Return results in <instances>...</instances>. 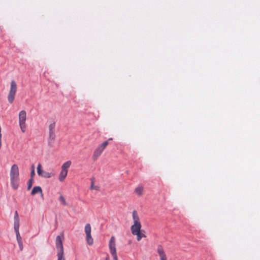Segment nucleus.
Masks as SVG:
<instances>
[{
	"mask_svg": "<svg viewBox=\"0 0 260 260\" xmlns=\"http://www.w3.org/2000/svg\"><path fill=\"white\" fill-rule=\"evenodd\" d=\"M19 169L17 165H13L10 170V181L12 188L16 190L19 185Z\"/></svg>",
	"mask_w": 260,
	"mask_h": 260,
	"instance_id": "nucleus-1",
	"label": "nucleus"
},
{
	"mask_svg": "<svg viewBox=\"0 0 260 260\" xmlns=\"http://www.w3.org/2000/svg\"><path fill=\"white\" fill-rule=\"evenodd\" d=\"M17 90V85L14 80H12L10 83V87L8 94V100L11 104L13 103Z\"/></svg>",
	"mask_w": 260,
	"mask_h": 260,
	"instance_id": "nucleus-2",
	"label": "nucleus"
},
{
	"mask_svg": "<svg viewBox=\"0 0 260 260\" xmlns=\"http://www.w3.org/2000/svg\"><path fill=\"white\" fill-rule=\"evenodd\" d=\"M71 164V161L68 160L64 162L61 166V170L58 177V180L60 182H63L66 179L68 175V169L70 168Z\"/></svg>",
	"mask_w": 260,
	"mask_h": 260,
	"instance_id": "nucleus-3",
	"label": "nucleus"
},
{
	"mask_svg": "<svg viewBox=\"0 0 260 260\" xmlns=\"http://www.w3.org/2000/svg\"><path fill=\"white\" fill-rule=\"evenodd\" d=\"M109 248L114 260H118L116 247V239L114 236H112L109 240Z\"/></svg>",
	"mask_w": 260,
	"mask_h": 260,
	"instance_id": "nucleus-4",
	"label": "nucleus"
},
{
	"mask_svg": "<svg viewBox=\"0 0 260 260\" xmlns=\"http://www.w3.org/2000/svg\"><path fill=\"white\" fill-rule=\"evenodd\" d=\"M109 144L108 141H106L102 143L101 145L98 146V147L95 149L92 158L94 160H96L102 154V152L104 151V149Z\"/></svg>",
	"mask_w": 260,
	"mask_h": 260,
	"instance_id": "nucleus-5",
	"label": "nucleus"
},
{
	"mask_svg": "<svg viewBox=\"0 0 260 260\" xmlns=\"http://www.w3.org/2000/svg\"><path fill=\"white\" fill-rule=\"evenodd\" d=\"M141 225H132L131 228V232L133 235L137 236V239L138 241H140L143 237L146 236L141 233Z\"/></svg>",
	"mask_w": 260,
	"mask_h": 260,
	"instance_id": "nucleus-6",
	"label": "nucleus"
},
{
	"mask_svg": "<svg viewBox=\"0 0 260 260\" xmlns=\"http://www.w3.org/2000/svg\"><path fill=\"white\" fill-rule=\"evenodd\" d=\"M26 119V113L24 110H21L19 113V123L21 131L23 133L25 132Z\"/></svg>",
	"mask_w": 260,
	"mask_h": 260,
	"instance_id": "nucleus-7",
	"label": "nucleus"
},
{
	"mask_svg": "<svg viewBox=\"0 0 260 260\" xmlns=\"http://www.w3.org/2000/svg\"><path fill=\"white\" fill-rule=\"evenodd\" d=\"M84 232L86 234V240L89 245H92L93 243V239L91 235V228L89 223L85 225Z\"/></svg>",
	"mask_w": 260,
	"mask_h": 260,
	"instance_id": "nucleus-8",
	"label": "nucleus"
},
{
	"mask_svg": "<svg viewBox=\"0 0 260 260\" xmlns=\"http://www.w3.org/2000/svg\"><path fill=\"white\" fill-rule=\"evenodd\" d=\"M63 238V234H61V235L57 236L55 240L56 247L57 249V252H64L62 239Z\"/></svg>",
	"mask_w": 260,
	"mask_h": 260,
	"instance_id": "nucleus-9",
	"label": "nucleus"
},
{
	"mask_svg": "<svg viewBox=\"0 0 260 260\" xmlns=\"http://www.w3.org/2000/svg\"><path fill=\"white\" fill-rule=\"evenodd\" d=\"M38 174L44 178H50L51 177V174L42 170V166L39 164L37 166Z\"/></svg>",
	"mask_w": 260,
	"mask_h": 260,
	"instance_id": "nucleus-10",
	"label": "nucleus"
},
{
	"mask_svg": "<svg viewBox=\"0 0 260 260\" xmlns=\"http://www.w3.org/2000/svg\"><path fill=\"white\" fill-rule=\"evenodd\" d=\"M132 217L133 220V225H141L139 216L136 210H134L132 213Z\"/></svg>",
	"mask_w": 260,
	"mask_h": 260,
	"instance_id": "nucleus-11",
	"label": "nucleus"
},
{
	"mask_svg": "<svg viewBox=\"0 0 260 260\" xmlns=\"http://www.w3.org/2000/svg\"><path fill=\"white\" fill-rule=\"evenodd\" d=\"M55 123H53L49 125V137L50 139L52 140H54L55 137Z\"/></svg>",
	"mask_w": 260,
	"mask_h": 260,
	"instance_id": "nucleus-12",
	"label": "nucleus"
},
{
	"mask_svg": "<svg viewBox=\"0 0 260 260\" xmlns=\"http://www.w3.org/2000/svg\"><path fill=\"white\" fill-rule=\"evenodd\" d=\"M157 251L160 260H167V256L161 246L159 245L158 246Z\"/></svg>",
	"mask_w": 260,
	"mask_h": 260,
	"instance_id": "nucleus-13",
	"label": "nucleus"
},
{
	"mask_svg": "<svg viewBox=\"0 0 260 260\" xmlns=\"http://www.w3.org/2000/svg\"><path fill=\"white\" fill-rule=\"evenodd\" d=\"M37 193H41V197H43V191L40 186H35L31 192V194L34 196Z\"/></svg>",
	"mask_w": 260,
	"mask_h": 260,
	"instance_id": "nucleus-14",
	"label": "nucleus"
},
{
	"mask_svg": "<svg viewBox=\"0 0 260 260\" xmlns=\"http://www.w3.org/2000/svg\"><path fill=\"white\" fill-rule=\"evenodd\" d=\"M14 226H18L20 225L19 218L18 213L17 211H15V212L14 216Z\"/></svg>",
	"mask_w": 260,
	"mask_h": 260,
	"instance_id": "nucleus-15",
	"label": "nucleus"
},
{
	"mask_svg": "<svg viewBox=\"0 0 260 260\" xmlns=\"http://www.w3.org/2000/svg\"><path fill=\"white\" fill-rule=\"evenodd\" d=\"M14 229L15 232L16 234V238H17V242H21L22 239H21V237L20 236L19 231V226H14Z\"/></svg>",
	"mask_w": 260,
	"mask_h": 260,
	"instance_id": "nucleus-16",
	"label": "nucleus"
},
{
	"mask_svg": "<svg viewBox=\"0 0 260 260\" xmlns=\"http://www.w3.org/2000/svg\"><path fill=\"white\" fill-rule=\"evenodd\" d=\"M143 187L142 186H139L136 188L135 190V192L139 196H141L143 194Z\"/></svg>",
	"mask_w": 260,
	"mask_h": 260,
	"instance_id": "nucleus-17",
	"label": "nucleus"
},
{
	"mask_svg": "<svg viewBox=\"0 0 260 260\" xmlns=\"http://www.w3.org/2000/svg\"><path fill=\"white\" fill-rule=\"evenodd\" d=\"M59 201L62 205L66 206L67 205L65 198L61 194L59 196Z\"/></svg>",
	"mask_w": 260,
	"mask_h": 260,
	"instance_id": "nucleus-18",
	"label": "nucleus"
},
{
	"mask_svg": "<svg viewBox=\"0 0 260 260\" xmlns=\"http://www.w3.org/2000/svg\"><path fill=\"white\" fill-rule=\"evenodd\" d=\"M64 252H57V260H63L64 257L63 256Z\"/></svg>",
	"mask_w": 260,
	"mask_h": 260,
	"instance_id": "nucleus-19",
	"label": "nucleus"
},
{
	"mask_svg": "<svg viewBox=\"0 0 260 260\" xmlns=\"http://www.w3.org/2000/svg\"><path fill=\"white\" fill-rule=\"evenodd\" d=\"M90 189L91 190H93V189H95V190H98V187L97 186H95L94 185V181H93V179H92L91 180V186H90Z\"/></svg>",
	"mask_w": 260,
	"mask_h": 260,
	"instance_id": "nucleus-20",
	"label": "nucleus"
},
{
	"mask_svg": "<svg viewBox=\"0 0 260 260\" xmlns=\"http://www.w3.org/2000/svg\"><path fill=\"white\" fill-rule=\"evenodd\" d=\"M32 184V179L30 180L28 182V187L27 189L29 190L31 187Z\"/></svg>",
	"mask_w": 260,
	"mask_h": 260,
	"instance_id": "nucleus-21",
	"label": "nucleus"
},
{
	"mask_svg": "<svg viewBox=\"0 0 260 260\" xmlns=\"http://www.w3.org/2000/svg\"><path fill=\"white\" fill-rule=\"evenodd\" d=\"M18 243L19 247V248H20V250H23V244H22V241H21V242H18Z\"/></svg>",
	"mask_w": 260,
	"mask_h": 260,
	"instance_id": "nucleus-22",
	"label": "nucleus"
},
{
	"mask_svg": "<svg viewBox=\"0 0 260 260\" xmlns=\"http://www.w3.org/2000/svg\"><path fill=\"white\" fill-rule=\"evenodd\" d=\"M32 171H31V177H33V176H34V175H35V167H34V166H32Z\"/></svg>",
	"mask_w": 260,
	"mask_h": 260,
	"instance_id": "nucleus-23",
	"label": "nucleus"
},
{
	"mask_svg": "<svg viewBox=\"0 0 260 260\" xmlns=\"http://www.w3.org/2000/svg\"><path fill=\"white\" fill-rule=\"evenodd\" d=\"M105 260H110V257H109V255H107V256L105 258Z\"/></svg>",
	"mask_w": 260,
	"mask_h": 260,
	"instance_id": "nucleus-24",
	"label": "nucleus"
},
{
	"mask_svg": "<svg viewBox=\"0 0 260 260\" xmlns=\"http://www.w3.org/2000/svg\"><path fill=\"white\" fill-rule=\"evenodd\" d=\"M112 140V138H110V139H109V140Z\"/></svg>",
	"mask_w": 260,
	"mask_h": 260,
	"instance_id": "nucleus-25",
	"label": "nucleus"
},
{
	"mask_svg": "<svg viewBox=\"0 0 260 260\" xmlns=\"http://www.w3.org/2000/svg\"><path fill=\"white\" fill-rule=\"evenodd\" d=\"M63 260H65V258H64V259H63Z\"/></svg>",
	"mask_w": 260,
	"mask_h": 260,
	"instance_id": "nucleus-26",
	"label": "nucleus"
}]
</instances>
